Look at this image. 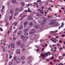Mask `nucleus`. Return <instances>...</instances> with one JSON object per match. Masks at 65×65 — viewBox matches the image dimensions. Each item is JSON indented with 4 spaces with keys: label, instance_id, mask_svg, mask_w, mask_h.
<instances>
[{
    "label": "nucleus",
    "instance_id": "nucleus-29",
    "mask_svg": "<svg viewBox=\"0 0 65 65\" xmlns=\"http://www.w3.org/2000/svg\"><path fill=\"white\" fill-rule=\"evenodd\" d=\"M35 46L36 47H37L38 48H39L40 47V46L38 45H35Z\"/></svg>",
    "mask_w": 65,
    "mask_h": 65
},
{
    "label": "nucleus",
    "instance_id": "nucleus-45",
    "mask_svg": "<svg viewBox=\"0 0 65 65\" xmlns=\"http://www.w3.org/2000/svg\"><path fill=\"white\" fill-rule=\"evenodd\" d=\"M59 43H62V41L61 40V41L59 40Z\"/></svg>",
    "mask_w": 65,
    "mask_h": 65
},
{
    "label": "nucleus",
    "instance_id": "nucleus-43",
    "mask_svg": "<svg viewBox=\"0 0 65 65\" xmlns=\"http://www.w3.org/2000/svg\"><path fill=\"white\" fill-rule=\"evenodd\" d=\"M64 36H65V35H63L61 36L62 37H64Z\"/></svg>",
    "mask_w": 65,
    "mask_h": 65
},
{
    "label": "nucleus",
    "instance_id": "nucleus-30",
    "mask_svg": "<svg viewBox=\"0 0 65 65\" xmlns=\"http://www.w3.org/2000/svg\"><path fill=\"white\" fill-rule=\"evenodd\" d=\"M12 15H11L10 16V17L9 18V20H11L12 19Z\"/></svg>",
    "mask_w": 65,
    "mask_h": 65
},
{
    "label": "nucleus",
    "instance_id": "nucleus-4",
    "mask_svg": "<svg viewBox=\"0 0 65 65\" xmlns=\"http://www.w3.org/2000/svg\"><path fill=\"white\" fill-rule=\"evenodd\" d=\"M51 22L49 23V25H52L53 23H54L55 22H57V20L56 19L52 20H51Z\"/></svg>",
    "mask_w": 65,
    "mask_h": 65
},
{
    "label": "nucleus",
    "instance_id": "nucleus-22",
    "mask_svg": "<svg viewBox=\"0 0 65 65\" xmlns=\"http://www.w3.org/2000/svg\"><path fill=\"white\" fill-rule=\"evenodd\" d=\"M19 11V8H16L15 10V11L16 12H18V11Z\"/></svg>",
    "mask_w": 65,
    "mask_h": 65
},
{
    "label": "nucleus",
    "instance_id": "nucleus-16",
    "mask_svg": "<svg viewBox=\"0 0 65 65\" xmlns=\"http://www.w3.org/2000/svg\"><path fill=\"white\" fill-rule=\"evenodd\" d=\"M49 54V52L47 53L46 54H45V55H44V56L45 57H46L48 56V54Z\"/></svg>",
    "mask_w": 65,
    "mask_h": 65
},
{
    "label": "nucleus",
    "instance_id": "nucleus-49",
    "mask_svg": "<svg viewBox=\"0 0 65 65\" xmlns=\"http://www.w3.org/2000/svg\"><path fill=\"white\" fill-rule=\"evenodd\" d=\"M16 57H14V61H15V60H16Z\"/></svg>",
    "mask_w": 65,
    "mask_h": 65
},
{
    "label": "nucleus",
    "instance_id": "nucleus-64",
    "mask_svg": "<svg viewBox=\"0 0 65 65\" xmlns=\"http://www.w3.org/2000/svg\"><path fill=\"white\" fill-rule=\"evenodd\" d=\"M60 64L61 65H64V64H63V63H60Z\"/></svg>",
    "mask_w": 65,
    "mask_h": 65
},
{
    "label": "nucleus",
    "instance_id": "nucleus-62",
    "mask_svg": "<svg viewBox=\"0 0 65 65\" xmlns=\"http://www.w3.org/2000/svg\"><path fill=\"white\" fill-rule=\"evenodd\" d=\"M52 26H54V27H55V24H53L52 25Z\"/></svg>",
    "mask_w": 65,
    "mask_h": 65
},
{
    "label": "nucleus",
    "instance_id": "nucleus-23",
    "mask_svg": "<svg viewBox=\"0 0 65 65\" xmlns=\"http://www.w3.org/2000/svg\"><path fill=\"white\" fill-rule=\"evenodd\" d=\"M24 34L25 36H27V35H28V33L27 32H25Z\"/></svg>",
    "mask_w": 65,
    "mask_h": 65
},
{
    "label": "nucleus",
    "instance_id": "nucleus-58",
    "mask_svg": "<svg viewBox=\"0 0 65 65\" xmlns=\"http://www.w3.org/2000/svg\"><path fill=\"white\" fill-rule=\"evenodd\" d=\"M25 50V48H23L22 49V51H24Z\"/></svg>",
    "mask_w": 65,
    "mask_h": 65
},
{
    "label": "nucleus",
    "instance_id": "nucleus-47",
    "mask_svg": "<svg viewBox=\"0 0 65 65\" xmlns=\"http://www.w3.org/2000/svg\"><path fill=\"white\" fill-rule=\"evenodd\" d=\"M30 11V9H29V8H28V9L27 12H29V11Z\"/></svg>",
    "mask_w": 65,
    "mask_h": 65
},
{
    "label": "nucleus",
    "instance_id": "nucleus-9",
    "mask_svg": "<svg viewBox=\"0 0 65 65\" xmlns=\"http://www.w3.org/2000/svg\"><path fill=\"white\" fill-rule=\"evenodd\" d=\"M11 47L12 48H14V47H15L14 43H11Z\"/></svg>",
    "mask_w": 65,
    "mask_h": 65
},
{
    "label": "nucleus",
    "instance_id": "nucleus-44",
    "mask_svg": "<svg viewBox=\"0 0 65 65\" xmlns=\"http://www.w3.org/2000/svg\"><path fill=\"white\" fill-rule=\"evenodd\" d=\"M18 24V22H17L14 25V26H16V25Z\"/></svg>",
    "mask_w": 65,
    "mask_h": 65
},
{
    "label": "nucleus",
    "instance_id": "nucleus-35",
    "mask_svg": "<svg viewBox=\"0 0 65 65\" xmlns=\"http://www.w3.org/2000/svg\"><path fill=\"white\" fill-rule=\"evenodd\" d=\"M64 25V23H63V22H62L61 26L63 27V26Z\"/></svg>",
    "mask_w": 65,
    "mask_h": 65
},
{
    "label": "nucleus",
    "instance_id": "nucleus-32",
    "mask_svg": "<svg viewBox=\"0 0 65 65\" xmlns=\"http://www.w3.org/2000/svg\"><path fill=\"white\" fill-rule=\"evenodd\" d=\"M25 63V61H23L22 62V64H24Z\"/></svg>",
    "mask_w": 65,
    "mask_h": 65
},
{
    "label": "nucleus",
    "instance_id": "nucleus-48",
    "mask_svg": "<svg viewBox=\"0 0 65 65\" xmlns=\"http://www.w3.org/2000/svg\"><path fill=\"white\" fill-rule=\"evenodd\" d=\"M34 3V4H35V5H37L38 4L37 3V2H35Z\"/></svg>",
    "mask_w": 65,
    "mask_h": 65
},
{
    "label": "nucleus",
    "instance_id": "nucleus-41",
    "mask_svg": "<svg viewBox=\"0 0 65 65\" xmlns=\"http://www.w3.org/2000/svg\"><path fill=\"white\" fill-rule=\"evenodd\" d=\"M12 64V62H10L9 63V65H11V64Z\"/></svg>",
    "mask_w": 65,
    "mask_h": 65
},
{
    "label": "nucleus",
    "instance_id": "nucleus-40",
    "mask_svg": "<svg viewBox=\"0 0 65 65\" xmlns=\"http://www.w3.org/2000/svg\"><path fill=\"white\" fill-rule=\"evenodd\" d=\"M3 42L4 43H5L6 42V40L5 39L3 40Z\"/></svg>",
    "mask_w": 65,
    "mask_h": 65
},
{
    "label": "nucleus",
    "instance_id": "nucleus-11",
    "mask_svg": "<svg viewBox=\"0 0 65 65\" xmlns=\"http://www.w3.org/2000/svg\"><path fill=\"white\" fill-rule=\"evenodd\" d=\"M20 59L19 58H17L16 59V62L17 63H19V62L20 61Z\"/></svg>",
    "mask_w": 65,
    "mask_h": 65
},
{
    "label": "nucleus",
    "instance_id": "nucleus-46",
    "mask_svg": "<svg viewBox=\"0 0 65 65\" xmlns=\"http://www.w3.org/2000/svg\"><path fill=\"white\" fill-rule=\"evenodd\" d=\"M65 54L64 53L62 54V56L63 57H65Z\"/></svg>",
    "mask_w": 65,
    "mask_h": 65
},
{
    "label": "nucleus",
    "instance_id": "nucleus-54",
    "mask_svg": "<svg viewBox=\"0 0 65 65\" xmlns=\"http://www.w3.org/2000/svg\"><path fill=\"white\" fill-rule=\"evenodd\" d=\"M26 17V15H24L22 17V18H25Z\"/></svg>",
    "mask_w": 65,
    "mask_h": 65
},
{
    "label": "nucleus",
    "instance_id": "nucleus-50",
    "mask_svg": "<svg viewBox=\"0 0 65 65\" xmlns=\"http://www.w3.org/2000/svg\"><path fill=\"white\" fill-rule=\"evenodd\" d=\"M5 7L4 6H3V8H2V9H4V8Z\"/></svg>",
    "mask_w": 65,
    "mask_h": 65
},
{
    "label": "nucleus",
    "instance_id": "nucleus-27",
    "mask_svg": "<svg viewBox=\"0 0 65 65\" xmlns=\"http://www.w3.org/2000/svg\"><path fill=\"white\" fill-rule=\"evenodd\" d=\"M24 44H22L21 45V47H24Z\"/></svg>",
    "mask_w": 65,
    "mask_h": 65
},
{
    "label": "nucleus",
    "instance_id": "nucleus-14",
    "mask_svg": "<svg viewBox=\"0 0 65 65\" xmlns=\"http://www.w3.org/2000/svg\"><path fill=\"white\" fill-rule=\"evenodd\" d=\"M20 37L21 39H23L26 37H25V36H24V35H21V36Z\"/></svg>",
    "mask_w": 65,
    "mask_h": 65
},
{
    "label": "nucleus",
    "instance_id": "nucleus-15",
    "mask_svg": "<svg viewBox=\"0 0 65 65\" xmlns=\"http://www.w3.org/2000/svg\"><path fill=\"white\" fill-rule=\"evenodd\" d=\"M10 12L11 14H13V13H14V11H13V10H11L10 11Z\"/></svg>",
    "mask_w": 65,
    "mask_h": 65
},
{
    "label": "nucleus",
    "instance_id": "nucleus-20",
    "mask_svg": "<svg viewBox=\"0 0 65 65\" xmlns=\"http://www.w3.org/2000/svg\"><path fill=\"white\" fill-rule=\"evenodd\" d=\"M34 32H35V31L34 30L32 31H31L30 32V34H34Z\"/></svg>",
    "mask_w": 65,
    "mask_h": 65
},
{
    "label": "nucleus",
    "instance_id": "nucleus-18",
    "mask_svg": "<svg viewBox=\"0 0 65 65\" xmlns=\"http://www.w3.org/2000/svg\"><path fill=\"white\" fill-rule=\"evenodd\" d=\"M19 9L20 11H22L23 10V8L22 7H21L19 8Z\"/></svg>",
    "mask_w": 65,
    "mask_h": 65
},
{
    "label": "nucleus",
    "instance_id": "nucleus-57",
    "mask_svg": "<svg viewBox=\"0 0 65 65\" xmlns=\"http://www.w3.org/2000/svg\"><path fill=\"white\" fill-rule=\"evenodd\" d=\"M57 30L53 31L54 33H56V32H57Z\"/></svg>",
    "mask_w": 65,
    "mask_h": 65
},
{
    "label": "nucleus",
    "instance_id": "nucleus-34",
    "mask_svg": "<svg viewBox=\"0 0 65 65\" xmlns=\"http://www.w3.org/2000/svg\"><path fill=\"white\" fill-rule=\"evenodd\" d=\"M41 57H43V56H44V55L43 54V53H42L41 54Z\"/></svg>",
    "mask_w": 65,
    "mask_h": 65
},
{
    "label": "nucleus",
    "instance_id": "nucleus-13",
    "mask_svg": "<svg viewBox=\"0 0 65 65\" xmlns=\"http://www.w3.org/2000/svg\"><path fill=\"white\" fill-rule=\"evenodd\" d=\"M22 33V30H20L18 32L17 34L18 35H19Z\"/></svg>",
    "mask_w": 65,
    "mask_h": 65
},
{
    "label": "nucleus",
    "instance_id": "nucleus-12",
    "mask_svg": "<svg viewBox=\"0 0 65 65\" xmlns=\"http://www.w3.org/2000/svg\"><path fill=\"white\" fill-rule=\"evenodd\" d=\"M34 25V23L32 22L29 23V26H33V25Z\"/></svg>",
    "mask_w": 65,
    "mask_h": 65
},
{
    "label": "nucleus",
    "instance_id": "nucleus-25",
    "mask_svg": "<svg viewBox=\"0 0 65 65\" xmlns=\"http://www.w3.org/2000/svg\"><path fill=\"white\" fill-rule=\"evenodd\" d=\"M25 59V57L24 56H22L21 57V60H24Z\"/></svg>",
    "mask_w": 65,
    "mask_h": 65
},
{
    "label": "nucleus",
    "instance_id": "nucleus-31",
    "mask_svg": "<svg viewBox=\"0 0 65 65\" xmlns=\"http://www.w3.org/2000/svg\"><path fill=\"white\" fill-rule=\"evenodd\" d=\"M38 22L39 23H40V24H42V22L40 21H38Z\"/></svg>",
    "mask_w": 65,
    "mask_h": 65
},
{
    "label": "nucleus",
    "instance_id": "nucleus-55",
    "mask_svg": "<svg viewBox=\"0 0 65 65\" xmlns=\"http://www.w3.org/2000/svg\"><path fill=\"white\" fill-rule=\"evenodd\" d=\"M6 25H9V23H7L6 24Z\"/></svg>",
    "mask_w": 65,
    "mask_h": 65
},
{
    "label": "nucleus",
    "instance_id": "nucleus-61",
    "mask_svg": "<svg viewBox=\"0 0 65 65\" xmlns=\"http://www.w3.org/2000/svg\"><path fill=\"white\" fill-rule=\"evenodd\" d=\"M38 10H39L41 12V10L40 9H38Z\"/></svg>",
    "mask_w": 65,
    "mask_h": 65
},
{
    "label": "nucleus",
    "instance_id": "nucleus-53",
    "mask_svg": "<svg viewBox=\"0 0 65 65\" xmlns=\"http://www.w3.org/2000/svg\"><path fill=\"white\" fill-rule=\"evenodd\" d=\"M40 13H41V14H42V13H43V14H44V12L41 11L40 12Z\"/></svg>",
    "mask_w": 65,
    "mask_h": 65
},
{
    "label": "nucleus",
    "instance_id": "nucleus-60",
    "mask_svg": "<svg viewBox=\"0 0 65 65\" xmlns=\"http://www.w3.org/2000/svg\"><path fill=\"white\" fill-rule=\"evenodd\" d=\"M40 28L41 29H43V27H41Z\"/></svg>",
    "mask_w": 65,
    "mask_h": 65
},
{
    "label": "nucleus",
    "instance_id": "nucleus-37",
    "mask_svg": "<svg viewBox=\"0 0 65 65\" xmlns=\"http://www.w3.org/2000/svg\"><path fill=\"white\" fill-rule=\"evenodd\" d=\"M53 50L54 48H53V47H52V48H51V52H53Z\"/></svg>",
    "mask_w": 65,
    "mask_h": 65
},
{
    "label": "nucleus",
    "instance_id": "nucleus-42",
    "mask_svg": "<svg viewBox=\"0 0 65 65\" xmlns=\"http://www.w3.org/2000/svg\"><path fill=\"white\" fill-rule=\"evenodd\" d=\"M50 33L51 34H53V33H54V31H50Z\"/></svg>",
    "mask_w": 65,
    "mask_h": 65
},
{
    "label": "nucleus",
    "instance_id": "nucleus-26",
    "mask_svg": "<svg viewBox=\"0 0 65 65\" xmlns=\"http://www.w3.org/2000/svg\"><path fill=\"white\" fill-rule=\"evenodd\" d=\"M28 31V29H25L23 30V31L24 32H27Z\"/></svg>",
    "mask_w": 65,
    "mask_h": 65
},
{
    "label": "nucleus",
    "instance_id": "nucleus-2",
    "mask_svg": "<svg viewBox=\"0 0 65 65\" xmlns=\"http://www.w3.org/2000/svg\"><path fill=\"white\" fill-rule=\"evenodd\" d=\"M50 40H52L54 43H56V41H58V40L56 39L55 38H52Z\"/></svg>",
    "mask_w": 65,
    "mask_h": 65
},
{
    "label": "nucleus",
    "instance_id": "nucleus-52",
    "mask_svg": "<svg viewBox=\"0 0 65 65\" xmlns=\"http://www.w3.org/2000/svg\"><path fill=\"white\" fill-rule=\"evenodd\" d=\"M54 57L52 56L51 57V59H52V60H53V59H54Z\"/></svg>",
    "mask_w": 65,
    "mask_h": 65
},
{
    "label": "nucleus",
    "instance_id": "nucleus-10",
    "mask_svg": "<svg viewBox=\"0 0 65 65\" xmlns=\"http://www.w3.org/2000/svg\"><path fill=\"white\" fill-rule=\"evenodd\" d=\"M16 54L17 55H19L20 54V49H18L17 50Z\"/></svg>",
    "mask_w": 65,
    "mask_h": 65
},
{
    "label": "nucleus",
    "instance_id": "nucleus-56",
    "mask_svg": "<svg viewBox=\"0 0 65 65\" xmlns=\"http://www.w3.org/2000/svg\"><path fill=\"white\" fill-rule=\"evenodd\" d=\"M62 26H60L58 28H59V29H60V28H62Z\"/></svg>",
    "mask_w": 65,
    "mask_h": 65
},
{
    "label": "nucleus",
    "instance_id": "nucleus-8",
    "mask_svg": "<svg viewBox=\"0 0 65 65\" xmlns=\"http://www.w3.org/2000/svg\"><path fill=\"white\" fill-rule=\"evenodd\" d=\"M28 38V37H26L25 38L23 39V42H25L26 41V40Z\"/></svg>",
    "mask_w": 65,
    "mask_h": 65
},
{
    "label": "nucleus",
    "instance_id": "nucleus-7",
    "mask_svg": "<svg viewBox=\"0 0 65 65\" xmlns=\"http://www.w3.org/2000/svg\"><path fill=\"white\" fill-rule=\"evenodd\" d=\"M40 26L39 25H35L34 26V28H35L36 29H38L39 28Z\"/></svg>",
    "mask_w": 65,
    "mask_h": 65
},
{
    "label": "nucleus",
    "instance_id": "nucleus-24",
    "mask_svg": "<svg viewBox=\"0 0 65 65\" xmlns=\"http://www.w3.org/2000/svg\"><path fill=\"white\" fill-rule=\"evenodd\" d=\"M28 20H31L32 19V18L31 17V16H29L28 17Z\"/></svg>",
    "mask_w": 65,
    "mask_h": 65
},
{
    "label": "nucleus",
    "instance_id": "nucleus-5",
    "mask_svg": "<svg viewBox=\"0 0 65 65\" xmlns=\"http://www.w3.org/2000/svg\"><path fill=\"white\" fill-rule=\"evenodd\" d=\"M36 16L40 17V16H42V14H41V13H39V12H38L36 13Z\"/></svg>",
    "mask_w": 65,
    "mask_h": 65
},
{
    "label": "nucleus",
    "instance_id": "nucleus-59",
    "mask_svg": "<svg viewBox=\"0 0 65 65\" xmlns=\"http://www.w3.org/2000/svg\"><path fill=\"white\" fill-rule=\"evenodd\" d=\"M62 49H63V48H62V47H60V50H62Z\"/></svg>",
    "mask_w": 65,
    "mask_h": 65
},
{
    "label": "nucleus",
    "instance_id": "nucleus-39",
    "mask_svg": "<svg viewBox=\"0 0 65 65\" xmlns=\"http://www.w3.org/2000/svg\"><path fill=\"white\" fill-rule=\"evenodd\" d=\"M8 57V55L7 54L6 55V58H7Z\"/></svg>",
    "mask_w": 65,
    "mask_h": 65
},
{
    "label": "nucleus",
    "instance_id": "nucleus-6",
    "mask_svg": "<svg viewBox=\"0 0 65 65\" xmlns=\"http://www.w3.org/2000/svg\"><path fill=\"white\" fill-rule=\"evenodd\" d=\"M28 23L27 21L23 23V25L24 26V27H26V26L28 25Z\"/></svg>",
    "mask_w": 65,
    "mask_h": 65
},
{
    "label": "nucleus",
    "instance_id": "nucleus-36",
    "mask_svg": "<svg viewBox=\"0 0 65 65\" xmlns=\"http://www.w3.org/2000/svg\"><path fill=\"white\" fill-rule=\"evenodd\" d=\"M18 14V13H16L14 14V15L15 16H16V15H17Z\"/></svg>",
    "mask_w": 65,
    "mask_h": 65
},
{
    "label": "nucleus",
    "instance_id": "nucleus-51",
    "mask_svg": "<svg viewBox=\"0 0 65 65\" xmlns=\"http://www.w3.org/2000/svg\"><path fill=\"white\" fill-rule=\"evenodd\" d=\"M0 29L2 31H3V29H2V28H1V27L0 28Z\"/></svg>",
    "mask_w": 65,
    "mask_h": 65
},
{
    "label": "nucleus",
    "instance_id": "nucleus-33",
    "mask_svg": "<svg viewBox=\"0 0 65 65\" xmlns=\"http://www.w3.org/2000/svg\"><path fill=\"white\" fill-rule=\"evenodd\" d=\"M12 58V56H11V55H10L9 56V59H11Z\"/></svg>",
    "mask_w": 65,
    "mask_h": 65
},
{
    "label": "nucleus",
    "instance_id": "nucleus-21",
    "mask_svg": "<svg viewBox=\"0 0 65 65\" xmlns=\"http://www.w3.org/2000/svg\"><path fill=\"white\" fill-rule=\"evenodd\" d=\"M17 45L19 46L21 45V42H17Z\"/></svg>",
    "mask_w": 65,
    "mask_h": 65
},
{
    "label": "nucleus",
    "instance_id": "nucleus-28",
    "mask_svg": "<svg viewBox=\"0 0 65 65\" xmlns=\"http://www.w3.org/2000/svg\"><path fill=\"white\" fill-rule=\"evenodd\" d=\"M23 28V26H21L20 27L19 29V30H21V29H22Z\"/></svg>",
    "mask_w": 65,
    "mask_h": 65
},
{
    "label": "nucleus",
    "instance_id": "nucleus-19",
    "mask_svg": "<svg viewBox=\"0 0 65 65\" xmlns=\"http://www.w3.org/2000/svg\"><path fill=\"white\" fill-rule=\"evenodd\" d=\"M12 3H16V0H12Z\"/></svg>",
    "mask_w": 65,
    "mask_h": 65
},
{
    "label": "nucleus",
    "instance_id": "nucleus-63",
    "mask_svg": "<svg viewBox=\"0 0 65 65\" xmlns=\"http://www.w3.org/2000/svg\"><path fill=\"white\" fill-rule=\"evenodd\" d=\"M46 5H47V4H48V2L47 1L46 2Z\"/></svg>",
    "mask_w": 65,
    "mask_h": 65
},
{
    "label": "nucleus",
    "instance_id": "nucleus-17",
    "mask_svg": "<svg viewBox=\"0 0 65 65\" xmlns=\"http://www.w3.org/2000/svg\"><path fill=\"white\" fill-rule=\"evenodd\" d=\"M21 4L22 6H24L25 5V3L24 2H22L21 3Z\"/></svg>",
    "mask_w": 65,
    "mask_h": 65
},
{
    "label": "nucleus",
    "instance_id": "nucleus-38",
    "mask_svg": "<svg viewBox=\"0 0 65 65\" xmlns=\"http://www.w3.org/2000/svg\"><path fill=\"white\" fill-rule=\"evenodd\" d=\"M56 44H54L53 45H52V46H53V47H55V46H56Z\"/></svg>",
    "mask_w": 65,
    "mask_h": 65
},
{
    "label": "nucleus",
    "instance_id": "nucleus-1",
    "mask_svg": "<svg viewBox=\"0 0 65 65\" xmlns=\"http://www.w3.org/2000/svg\"><path fill=\"white\" fill-rule=\"evenodd\" d=\"M33 60H34L33 57H32L31 56L28 57V58L27 63L30 64L31 63H32V61Z\"/></svg>",
    "mask_w": 65,
    "mask_h": 65
},
{
    "label": "nucleus",
    "instance_id": "nucleus-3",
    "mask_svg": "<svg viewBox=\"0 0 65 65\" xmlns=\"http://www.w3.org/2000/svg\"><path fill=\"white\" fill-rule=\"evenodd\" d=\"M36 35H34L31 36L30 37V39H31V40H33L36 38Z\"/></svg>",
    "mask_w": 65,
    "mask_h": 65
}]
</instances>
